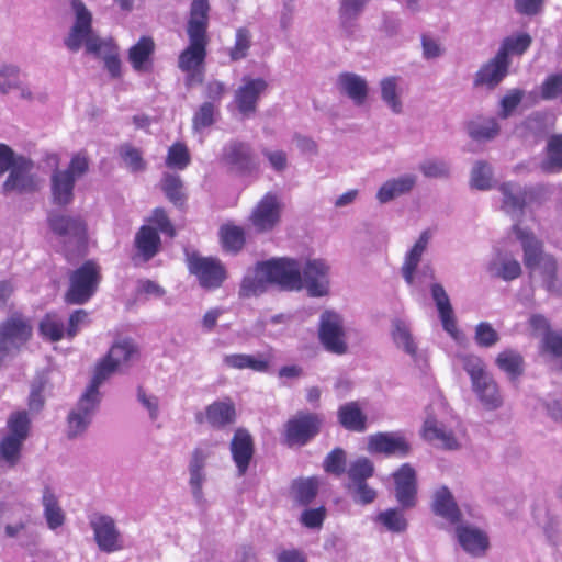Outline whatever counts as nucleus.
Here are the masks:
<instances>
[{"instance_id": "ddd939ff", "label": "nucleus", "mask_w": 562, "mask_h": 562, "mask_svg": "<svg viewBox=\"0 0 562 562\" xmlns=\"http://www.w3.org/2000/svg\"><path fill=\"white\" fill-rule=\"evenodd\" d=\"M265 273L269 274L270 284L285 291H301V261L292 258H273L263 261Z\"/></svg>"}, {"instance_id": "2f4dec72", "label": "nucleus", "mask_w": 562, "mask_h": 562, "mask_svg": "<svg viewBox=\"0 0 562 562\" xmlns=\"http://www.w3.org/2000/svg\"><path fill=\"white\" fill-rule=\"evenodd\" d=\"M499 192L502 194V210L512 216L519 215L526 205L527 189L517 182L508 181L499 186Z\"/></svg>"}, {"instance_id": "412c9836", "label": "nucleus", "mask_w": 562, "mask_h": 562, "mask_svg": "<svg viewBox=\"0 0 562 562\" xmlns=\"http://www.w3.org/2000/svg\"><path fill=\"white\" fill-rule=\"evenodd\" d=\"M237 419V413L235 403L232 398L226 397L224 400L215 401L209 404L204 412L195 414L196 423H206L214 429H224L233 424Z\"/></svg>"}, {"instance_id": "37998d69", "label": "nucleus", "mask_w": 562, "mask_h": 562, "mask_svg": "<svg viewBox=\"0 0 562 562\" xmlns=\"http://www.w3.org/2000/svg\"><path fill=\"white\" fill-rule=\"evenodd\" d=\"M135 245L145 261L151 259L159 250L160 237L150 226H142L135 236Z\"/></svg>"}, {"instance_id": "7c9ffc66", "label": "nucleus", "mask_w": 562, "mask_h": 562, "mask_svg": "<svg viewBox=\"0 0 562 562\" xmlns=\"http://www.w3.org/2000/svg\"><path fill=\"white\" fill-rule=\"evenodd\" d=\"M431 297L436 304L443 329L454 339L459 336V329L450 299L440 283L430 286Z\"/></svg>"}, {"instance_id": "9d476101", "label": "nucleus", "mask_w": 562, "mask_h": 562, "mask_svg": "<svg viewBox=\"0 0 562 562\" xmlns=\"http://www.w3.org/2000/svg\"><path fill=\"white\" fill-rule=\"evenodd\" d=\"M282 211L281 195L270 191L257 202L248 220L257 233H268L280 224Z\"/></svg>"}, {"instance_id": "8fccbe9b", "label": "nucleus", "mask_w": 562, "mask_h": 562, "mask_svg": "<svg viewBox=\"0 0 562 562\" xmlns=\"http://www.w3.org/2000/svg\"><path fill=\"white\" fill-rule=\"evenodd\" d=\"M461 368L470 378L471 385L479 382L490 372L484 360L474 353H462L457 357Z\"/></svg>"}, {"instance_id": "b1692460", "label": "nucleus", "mask_w": 562, "mask_h": 562, "mask_svg": "<svg viewBox=\"0 0 562 562\" xmlns=\"http://www.w3.org/2000/svg\"><path fill=\"white\" fill-rule=\"evenodd\" d=\"M418 176L413 172H405L397 177L386 179L375 192V200L380 204H387L401 196L411 194L416 188Z\"/></svg>"}, {"instance_id": "ea45409f", "label": "nucleus", "mask_w": 562, "mask_h": 562, "mask_svg": "<svg viewBox=\"0 0 562 562\" xmlns=\"http://www.w3.org/2000/svg\"><path fill=\"white\" fill-rule=\"evenodd\" d=\"M469 137L476 142H490L496 138L501 132L496 119L491 116H477L467 123Z\"/></svg>"}, {"instance_id": "69168bd1", "label": "nucleus", "mask_w": 562, "mask_h": 562, "mask_svg": "<svg viewBox=\"0 0 562 562\" xmlns=\"http://www.w3.org/2000/svg\"><path fill=\"white\" fill-rule=\"evenodd\" d=\"M190 164V154L187 146L182 143L173 144L166 157V165L170 168L183 170Z\"/></svg>"}, {"instance_id": "680f3d73", "label": "nucleus", "mask_w": 562, "mask_h": 562, "mask_svg": "<svg viewBox=\"0 0 562 562\" xmlns=\"http://www.w3.org/2000/svg\"><path fill=\"white\" fill-rule=\"evenodd\" d=\"M418 170L425 178L445 179L450 176V165L437 158L423 160L418 166Z\"/></svg>"}, {"instance_id": "f257e3e1", "label": "nucleus", "mask_w": 562, "mask_h": 562, "mask_svg": "<svg viewBox=\"0 0 562 562\" xmlns=\"http://www.w3.org/2000/svg\"><path fill=\"white\" fill-rule=\"evenodd\" d=\"M210 9L207 0H192L191 2L186 29L189 45L180 53L178 58V67L184 72L198 70L204 64L209 44Z\"/></svg>"}, {"instance_id": "cd10ccee", "label": "nucleus", "mask_w": 562, "mask_h": 562, "mask_svg": "<svg viewBox=\"0 0 562 562\" xmlns=\"http://www.w3.org/2000/svg\"><path fill=\"white\" fill-rule=\"evenodd\" d=\"M456 536L461 548L474 558L483 557L490 547L486 532L472 525H458Z\"/></svg>"}, {"instance_id": "4be33fe9", "label": "nucleus", "mask_w": 562, "mask_h": 562, "mask_svg": "<svg viewBox=\"0 0 562 562\" xmlns=\"http://www.w3.org/2000/svg\"><path fill=\"white\" fill-rule=\"evenodd\" d=\"M395 498L403 509H409L417 503L416 471L409 463H404L393 473Z\"/></svg>"}, {"instance_id": "603ef678", "label": "nucleus", "mask_w": 562, "mask_h": 562, "mask_svg": "<svg viewBox=\"0 0 562 562\" xmlns=\"http://www.w3.org/2000/svg\"><path fill=\"white\" fill-rule=\"evenodd\" d=\"M494 178L491 165L484 160L474 162L471 169L470 186L473 189L486 191L493 188Z\"/></svg>"}, {"instance_id": "aec40b11", "label": "nucleus", "mask_w": 562, "mask_h": 562, "mask_svg": "<svg viewBox=\"0 0 562 562\" xmlns=\"http://www.w3.org/2000/svg\"><path fill=\"white\" fill-rule=\"evenodd\" d=\"M188 268L203 288H218L226 278L225 268L216 258L193 255L188 259Z\"/></svg>"}, {"instance_id": "864d4df0", "label": "nucleus", "mask_w": 562, "mask_h": 562, "mask_svg": "<svg viewBox=\"0 0 562 562\" xmlns=\"http://www.w3.org/2000/svg\"><path fill=\"white\" fill-rule=\"evenodd\" d=\"M92 55L100 57L110 75L114 78L121 75V60L119 48L111 38H108Z\"/></svg>"}, {"instance_id": "6ab92c4d", "label": "nucleus", "mask_w": 562, "mask_h": 562, "mask_svg": "<svg viewBox=\"0 0 562 562\" xmlns=\"http://www.w3.org/2000/svg\"><path fill=\"white\" fill-rule=\"evenodd\" d=\"M268 82L263 78L245 76L240 86L235 90L234 101L244 117H250L257 112L258 102L267 91Z\"/></svg>"}, {"instance_id": "4d7b16f0", "label": "nucleus", "mask_w": 562, "mask_h": 562, "mask_svg": "<svg viewBox=\"0 0 562 562\" xmlns=\"http://www.w3.org/2000/svg\"><path fill=\"white\" fill-rule=\"evenodd\" d=\"M318 491V482L314 477L300 479L293 482L292 493L294 499L301 505L310 504Z\"/></svg>"}, {"instance_id": "dca6fc26", "label": "nucleus", "mask_w": 562, "mask_h": 562, "mask_svg": "<svg viewBox=\"0 0 562 562\" xmlns=\"http://www.w3.org/2000/svg\"><path fill=\"white\" fill-rule=\"evenodd\" d=\"M324 418L319 414L299 412L285 424L286 441L290 445L303 446L315 437L323 425Z\"/></svg>"}, {"instance_id": "58836bf2", "label": "nucleus", "mask_w": 562, "mask_h": 562, "mask_svg": "<svg viewBox=\"0 0 562 562\" xmlns=\"http://www.w3.org/2000/svg\"><path fill=\"white\" fill-rule=\"evenodd\" d=\"M339 424L349 431L363 432L367 429V416L358 402H348L337 411Z\"/></svg>"}, {"instance_id": "f3484780", "label": "nucleus", "mask_w": 562, "mask_h": 562, "mask_svg": "<svg viewBox=\"0 0 562 562\" xmlns=\"http://www.w3.org/2000/svg\"><path fill=\"white\" fill-rule=\"evenodd\" d=\"M90 527L93 531L94 541L100 551L113 553L124 548L121 532L115 520L104 514H95L90 518Z\"/></svg>"}, {"instance_id": "c9c22d12", "label": "nucleus", "mask_w": 562, "mask_h": 562, "mask_svg": "<svg viewBox=\"0 0 562 562\" xmlns=\"http://www.w3.org/2000/svg\"><path fill=\"white\" fill-rule=\"evenodd\" d=\"M487 272L493 278L512 281L521 274V266L509 255L497 252L487 263Z\"/></svg>"}, {"instance_id": "473e14b6", "label": "nucleus", "mask_w": 562, "mask_h": 562, "mask_svg": "<svg viewBox=\"0 0 562 562\" xmlns=\"http://www.w3.org/2000/svg\"><path fill=\"white\" fill-rule=\"evenodd\" d=\"M380 97L385 106L393 114L403 112V88L402 78L398 76H386L379 81Z\"/></svg>"}, {"instance_id": "09e8293b", "label": "nucleus", "mask_w": 562, "mask_h": 562, "mask_svg": "<svg viewBox=\"0 0 562 562\" xmlns=\"http://www.w3.org/2000/svg\"><path fill=\"white\" fill-rule=\"evenodd\" d=\"M116 370L119 369L105 357L95 367L94 374L90 384L87 386L85 394L95 397L97 401L101 402V393L99 392V389Z\"/></svg>"}, {"instance_id": "49530a36", "label": "nucleus", "mask_w": 562, "mask_h": 562, "mask_svg": "<svg viewBox=\"0 0 562 562\" xmlns=\"http://www.w3.org/2000/svg\"><path fill=\"white\" fill-rule=\"evenodd\" d=\"M374 521L393 533L405 532L408 527V521L404 516L403 508H387L382 510L375 516Z\"/></svg>"}, {"instance_id": "393cba45", "label": "nucleus", "mask_w": 562, "mask_h": 562, "mask_svg": "<svg viewBox=\"0 0 562 562\" xmlns=\"http://www.w3.org/2000/svg\"><path fill=\"white\" fill-rule=\"evenodd\" d=\"M367 450L370 453L406 457L411 452V445L398 432H376L369 436Z\"/></svg>"}, {"instance_id": "1a4fd4ad", "label": "nucleus", "mask_w": 562, "mask_h": 562, "mask_svg": "<svg viewBox=\"0 0 562 562\" xmlns=\"http://www.w3.org/2000/svg\"><path fill=\"white\" fill-rule=\"evenodd\" d=\"M318 339L330 353L342 356L348 352L347 328L344 317L333 311L325 310L318 322Z\"/></svg>"}, {"instance_id": "a18cd8bd", "label": "nucleus", "mask_w": 562, "mask_h": 562, "mask_svg": "<svg viewBox=\"0 0 562 562\" xmlns=\"http://www.w3.org/2000/svg\"><path fill=\"white\" fill-rule=\"evenodd\" d=\"M375 467L373 461L367 457H358L348 463L347 481L345 484L364 482L374 475Z\"/></svg>"}, {"instance_id": "39448f33", "label": "nucleus", "mask_w": 562, "mask_h": 562, "mask_svg": "<svg viewBox=\"0 0 562 562\" xmlns=\"http://www.w3.org/2000/svg\"><path fill=\"white\" fill-rule=\"evenodd\" d=\"M32 333L30 319L21 314H13L0 323V366L21 351Z\"/></svg>"}, {"instance_id": "2eb2a0df", "label": "nucleus", "mask_w": 562, "mask_h": 562, "mask_svg": "<svg viewBox=\"0 0 562 562\" xmlns=\"http://www.w3.org/2000/svg\"><path fill=\"white\" fill-rule=\"evenodd\" d=\"M431 234L429 231H424L418 236L417 240L406 252L404 261L401 267V274L408 286H417L422 283V278L429 271V278L435 279V273L429 267L418 269L422 258L428 248Z\"/></svg>"}, {"instance_id": "e433bc0d", "label": "nucleus", "mask_w": 562, "mask_h": 562, "mask_svg": "<svg viewBox=\"0 0 562 562\" xmlns=\"http://www.w3.org/2000/svg\"><path fill=\"white\" fill-rule=\"evenodd\" d=\"M391 337L395 347L413 359L417 358L418 345L413 336L409 325L401 319L395 318L391 324Z\"/></svg>"}, {"instance_id": "9b49d317", "label": "nucleus", "mask_w": 562, "mask_h": 562, "mask_svg": "<svg viewBox=\"0 0 562 562\" xmlns=\"http://www.w3.org/2000/svg\"><path fill=\"white\" fill-rule=\"evenodd\" d=\"M220 162L229 172L250 175L258 169V160L250 144L231 140L222 149Z\"/></svg>"}, {"instance_id": "774afa93", "label": "nucleus", "mask_w": 562, "mask_h": 562, "mask_svg": "<svg viewBox=\"0 0 562 562\" xmlns=\"http://www.w3.org/2000/svg\"><path fill=\"white\" fill-rule=\"evenodd\" d=\"M547 170L562 169V135L552 136L548 143Z\"/></svg>"}, {"instance_id": "6e6d98bb", "label": "nucleus", "mask_w": 562, "mask_h": 562, "mask_svg": "<svg viewBox=\"0 0 562 562\" xmlns=\"http://www.w3.org/2000/svg\"><path fill=\"white\" fill-rule=\"evenodd\" d=\"M532 38L527 33H518L504 38L497 54L505 59H509V55H521L530 46Z\"/></svg>"}, {"instance_id": "052dcab7", "label": "nucleus", "mask_w": 562, "mask_h": 562, "mask_svg": "<svg viewBox=\"0 0 562 562\" xmlns=\"http://www.w3.org/2000/svg\"><path fill=\"white\" fill-rule=\"evenodd\" d=\"M344 486L352 502L358 505L372 504L378 497L376 490L371 487L368 481L356 484H345Z\"/></svg>"}, {"instance_id": "4c0bfd02", "label": "nucleus", "mask_w": 562, "mask_h": 562, "mask_svg": "<svg viewBox=\"0 0 562 562\" xmlns=\"http://www.w3.org/2000/svg\"><path fill=\"white\" fill-rule=\"evenodd\" d=\"M263 270V261L258 262L255 269L244 277L239 289V296H258L267 291V286L270 284V278Z\"/></svg>"}, {"instance_id": "7ed1b4c3", "label": "nucleus", "mask_w": 562, "mask_h": 562, "mask_svg": "<svg viewBox=\"0 0 562 562\" xmlns=\"http://www.w3.org/2000/svg\"><path fill=\"white\" fill-rule=\"evenodd\" d=\"M90 157L86 150L71 155L66 168H56L49 177L52 202L58 206H67L75 199L77 181L88 175Z\"/></svg>"}, {"instance_id": "a19ab883", "label": "nucleus", "mask_w": 562, "mask_h": 562, "mask_svg": "<svg viewBox=\"0 0 562 562\" xmlns=\"http://www.w3.org/2000/svg\"><path fill=\"white\" fill-rule=\"evenodd\" d=\"M225 366L233 369H250L255 372H266L269 369V360L263 355L233 353L224 357Z\"/></svg>"}, {"instance_id": "6e6552de", "label": "nucleus", "mask_w": 562, "mask_h": 562, "mask_svg": "<svg viewBox=\"0 0 562 562\" xmlns=\"http://www.w3.org/2000/svg\"><path fill=\"white\" fill-rule=\"evenodd\" d=\"M101 280L100 266L86 261L69 276V288L65 301L69 304H83L95 293Z\"/></svg>"}, {"instance_id": "bf43d9fd", "label": "nucleus", "mask_w": 562, "mask_h": 562, "mask_svg": "<svg viewBox=\"0 0 562 562\" xmlns=\"http://www.w3.org/2000/svg\"><path fill=\"white\" fill-rule=\"evenodd\" d=\"M161 189L166 196L175 205H182L184 202L183 183L178 175L165 173L161 179Z\"/></svg>"}, {"instance_id": "5701e85b", "label": "nucleus", "mask_w": 562, "mask_h": 562, "mask_svg": "<svg viewBox=\"0 0 562 562\" xmlns=\"http://www.w3.org/2000/svg\"><path fill=\"white\" fill-rule=\"evenodd\" d=\"M99 404L100 402L97 401L95 397H91L85 393L81 395L76 407L69 413L67 418L68 438H77L87 430Z\"/></svg>"}, {"instance_id": "0eeeda50", "label": "nucleus", "mask_w": 562, "mask_h": 562, "mask_svg": "<svg viewBox=\"0 0 562 562\" xmlns=\"http://www.w3.org/2000/svg\"><path fill=\"white\" fill-rule=\"evenodd\" d=\"M50 229L63 238L65 249L72 255L85 254L88 241L86 221L77 215L55 214L48 218Z\"/></svg>"}, {"instance_id": "5fc2aeb1", "label": "nucleus", "mask_w": 562, "mask_h": 562, "mask_svg": "<svg viewBox=\"0 0 562 562\" xmlns=\"http://www.w3.org/2000/svg\"><path fill=\"white\" fill-rule=\"evenodd\" d=\"M522 363L524 360L520 353L512 349L499 352L495 359V364L510 379H516L522 374Z\"/></svg>"}, {"instance_id": "f8f14e48", "label": "nucleus", "mask_w": 562, "mask_h": 562, "mask_svg": "<svg viewBox=\"0 0 562 562\" xmlns=\"http://www.w3.org/2000/svg\"><path fill=\"white\" fill-rule=\"evenodd\" d=\"M212 454L211 446L205 442L196 446L190 454L188 484L191 496L196 505L205 504L203 487L207 481L206 464Z\"/></svg>"}, {"instance_id": "4468645a", "label": "nucleus", "mask_w": 562, "mask_h": 562, "mask_svg": "<svg viewBox=\"0 0 562 562\" xmlns=\"http://www.w3.org/2000/svg\"><path fill=\"white\" fill-rule=\"evenodd\" d=\"M330 266L319 258L301 261L302 290L312 297L325 296L330 289Z\"/></svg>"}, {"instance_id": "72a5a7b5", "label": "nucleus", "mask_w": 562, "mask_h": 562, "mask_svg": "<svg viewBox=\"0 0 562 562\" xmlns=\"http://www.w3.org/2000/svg\"><path fill=\"white\" fill-rule=\"evenodd\" d=\"M423 437L447 450H458L460 443L454 434L435 417H428L423 426Z\"/></svg>"}, {"instance_id": "0e129e2a", "label": "nucleus", "mask_w": 562, "mask_h": 562, "mask_svg": "<svg viewBox=\"0 0 562 562\" xmlns=\"http://www.w3.org/2000/svg\"><path fill=\"white\" fill-rule=\"evenodd\" d=\"M325 472L340 476L347 472V457L346 452L341 448H335L331 450L323 462Z\"/></svg>"}, {"instance_id": "423d86ee", "label": "nucleus", "mask_w": 562, "mask_h": 562, "mask_svg": "<svg viewBox=\"0 0 562 562\" xmlns=\"http://www.w3.org/2000/svg\"><path fill=\"white\" fill-rule=\"evenodd\" d=\"M31 419L25 411L10 414L7 420L8 432L0 440V462L14 467L21 456V449L27 439Z\"/></svg>"}, {"instance_id": "3c124183", "label": "nucleus", "mask_w": 562, "mask_h": 562, "mask_svg": "<svg viewBox=\"0 0 562 562\" xmlns=\"http://www.w3.org/2000/svg\"><path fill=\"white\" fill-rule=\"evenodd\" d=\"M461 368L470 378L471 385L479 382L490 372L484 360L474 353H462L457 357Z\"/></svg>"}, {"instance_id": "f704fd0d", "label": "nucleus", "mask_w": 562, "mask_h": 562, "mask_svg": "<svg viewBox=\"0 0 562 562\" xmlns=\"http://www.w3.org/2000/svg\"><path fill=\"white\" fill-rule=\"evenodd\" d=\"M41 504L47 527L50 530L60 528L66 521V514L59 504L58 496L50 486H44Z\"/></svg>"}, {"instance_id": "79ce46f5", "label": "nucleus", "mask_w": 562, "mask_h": 562, "mask_svg": "<svg viewBox=\"0 0 562 562\" xmlns=\"http://www.w3.org/2000/svg\"><path fill=\"white\" fill-rule=\"evenodd\" d=\"M155 49V43L150 37L143 36L128 50V59L136 71H147L150 66V57Z\"/></svg>"}, {"instance_id": "a878e982", "label": "nucleus", "mask_w": 562, "mask_h": 562, "mask_svg": "<svg viewBox=\"0 0 562 562\" xmlns=\"http://www.w3.org/2000/svg\"><path fill=\"white\" fill-rule=\"evenodd\" d=\"M232 459L237 468L238 476L248 471L250 461L255 453L254 439L245 428H237L229 443Z\"/></svg>"}, {"instance_id": "a211bd4d", "label": "nucleus", "mask_w": 562, "mask_h": 562, "mask_svg": "<svg viewBox=\"0 0 562 562\" xmlns=\"http://www.w3.org/2000/svg\"><path fill=\"white\" fill-rule=\"evenodd\" d=\"M34 162L30 159H20L18 166L9 171V175L2 183V193L4 195L16 193H33L40 189V180L32 173Z\"/></svg>"}, {"instance_id": "20e7f679", "label": "nucleus", "mask_w": 562, "mask_h": 562, "mask_svg": "<svg viewBox=\"0 0 562 562\" xmlns=\"http://www.w3.org/2000/svg\"><path fill=\"white\" fill-rule=\"evenodd\" d=\"M76 20L64 43L66 47L76 53L82 46L88 54L98 52V48L108 40L101 38L92 30V15L81 0L72 1Z\"/></svg>"}, {"instance_id": "f03ea898", "label": "nucleus", "mask_w": 562, "mask_h": 562, "mask_svg": "<svg viewBox=\"0 0 562 562\" xmlns=\"http://www.w3.org/2000/svg\"><path fill=\"white\" fill-rule=\"evenodd\" d=\"M514 233L520 240L524 250V263L529 269L530 277L540 279L541 285L553 295L562 294V281L557 276L555 259L546 254L542 243L532 233L514 225Z\"/></svg>"}, {"instance_id": "c85d7f7f", "label": "nucleus", "mask_w": 562, "mask_h": 562, "mask_svg": "<svg viewBox=\"0 0 562 562\" xmlns=\"http://www.w3.org/2000/svg\"><path fill=\"white\" fill-rule=\"evenodd\" d=\"M509 59H505L499 54L485 63L474 77L476 87H486L494 89L508 74Z\"/></svg>"}, {"instance_id": "13d9d810", "label": "nucleus", "mask_w": 562, "mask_h": 562, "mask_svg": "<svg viewBox=\"0 0 562 562\" xmlns=\"http://www.w3.org/2000/svg\"><path fill=\"white\" fill-rule=\"evenodd\" d=\"M217 109L211 101H205L195 111L192 117V128L194 132L200 133L203 130L212 126L216 121Z\"/></svg>"}, {"instance_id": "c756f323", "label": "nucleus", "mask_w": 562, "mask_h": 562, "mask_svg": "<svg viewBox=\"0 0 562 562\" xmlns=\"http://www.w3.org/2000/svg\"><path fill=\"white\" fill-rule=\"evenodd\" d=\"M430 507L435 515L452 525H458L461 521V510L452 493L445 485L435 490Z\"/></svg>"}, {"instance_id": "c03bdc74", "label": "nucleus", "mask_w": 562, "mask_h": 562, "mask_svg": "<svg viewBox=\"0 0 562 562\" xmlns=\"http://www.w3.org/2000/svg\"><path fill=\"white\" fill-rule=\"evenodd\" d=\"M138 355L136 345L131 339H120L110 348L106 358L117 369L127 366Z\"/></svg>"}, {"instance_id": "bb28decb", "label": "nucleus", "mask_w": 562, "mask_h": 562, "mask_svg": "<svg viewBox=\"0 0 562 562\" xmlns=\"http://www.w3.org/2000/svg\"><path fill=\"white\" fill-rule=\"evenodd\" d=\"M336 87L340 94L347 97L356 106L366 104L369 98L368 80L356 72H341L336 80Z\"/></svg>"}, {"instance_id": "e2e57ef3", "label": "nucleus", "mask_w": 562, "mask_h": 562, "mask_svg": "<svg viewBox=\"0 0 562 562\" xmlns=\"http://www.w3.org/2000/svg\"><path fill=\"white\" fill-rule=\"evenodd\" d=\"M119 154L125 168L131 172H139L146 169V162L143 159L142 153L132 145L123 144L119 149Z\"/></svg>"}, {"instance_id": "de8ad7c7", "label": "nucleus", "mask_w": 562, "mask_h": 562, "mask_svg": "<svg viewBox=\"0 0 562 562\" xmlns=\"http://www.w3.org/2000/svg\"><path fill=\"white\" fill-rule=\"evenodd\" d=\"M220 240L225 251L237 254L245 245V233L239 226L233 224L222 225Z\"/></svg>"}, {"instance_id": "338daca9", "label": "nucleus", "mask_w": 562, "mask_h": 562, "mask_svg": "<svg viewBox=\"0 0 562 562\" xmlns=\"http://www.w3.org/2000/svg\"><path fill=\"white\" fill-rule=\"evenodd\" d=\"M474 340L482 348H491L499 341V335L490 323L481 322L475 326Z\"/></svg>"}]
</instances>
